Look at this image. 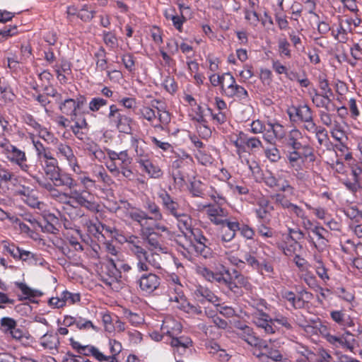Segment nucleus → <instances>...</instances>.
<instances>
[{
  "label": "nucleus",
  "instance_id": "nucleus-1",
  "mask_svg": "<svg viewBox=\"0 0 362 362\" xmlns=\"http://www.w3.org/2000/svg\"><path fill=\"white\" fill-rule=\"evenodd\" d=\"M78 181L83 186V189L80 191L77 189H72L71 191V197L74 199L79 205L91 211H98L99 205L92 198L88 199L86 194L89 197L90 194L88 192L89 189L95 186V181L92 180L90 177L87 176L86 173H83L79 177Z\"/></svg>",
  "mask_w": 362,
  "mask_h": 362
},
{
  "label": "nucleus",
  "instance_id": "nucleus-2",
  "mask_svg": "<svg viewBox=\"0 0 362 362\" xmlns=\"http://www.w3.org/2000/svg\"><path fill=\"white\" fill-rule=\"evenodd\" d=\"M196 270L197 274L206 280L211 283L218 284L221 286H226L230 291L236 292L237 286L230 281L229 272L224 267L219 272H213L205 266H199Z\"/></svg>",
  "mask_w": 362,
  "mask_h": 362
},
{
  "label": "nucleus",
  "instance_id": "nucleus-3",
  "mask_svg": "<svg viewBox=\"0 0 362 362\" xmlns=\"http://www.w3.org/2000/svg\"><path fill=\"white\" fill-rule=\"evenodd\" d=\"M107 268L110 278L105 279L104 282L112 289L117 291L120 288L119 279L122 271L128 272L131 270V267L122 261L115 262L110 259Z\"/></svg>",
  "mask_w": 362,
  "mask_h": 362
},
{
  "label": "nucleus",
  "instance_id": "nucleus-4",
  "mask_svg": "<svg viewBox=\"0 0 362 362\" xmlns=\"http://www.w3.org/2000/svg\"><path fill=\"white\" fill-rule=\"evenodd\" d=\"M56 153L59 159L66 160L68 163L69 165L75 173H81L77 158L72 148L69 145L64 143H58L56 146Z\"/></svg>",
  "mask_w": 362,
  "mask_h": 362
},
{
  "label": "nucleus",
  "instance_id": "nucleus-5",
  "mask_svg": "<svg viewBox=\"0 0 362 362\" xmlns=\"http://www.w3.org/2000/svg\"><path fill=\"white\" fill-rule=\"evenodd\" d=\"M325 338L330 344L336 348L350 351H353L355 348L356 340L353 337V334L349 331H346L339 336L328 334Z\"/></svg>",
  "mask_w": 362,
  "mask_h": 362
},
{
  "label": "nucleus",
  "instance_id": "nucleus-6",
  "mask_svg": "<svg viewBox=\"0 0 362 362\" xmlns=\"http://www.w3.org/2000/svg\"><path fill=\"white\" fill-rule=\"evenodd\" d=\"M108 118L111 122L115 124L120 132L129 133L131 131L132 119L127 115L121 114L116 105L110 106Z\"/></svg>",
  "mask_w": 362,
  "mask_h": 362
},
{
  "label": "nucleus",
  "instance_id": "nucleus-7",
  "mask_svg": "<svg viewBox=\"0 0 362 362\" xmlns=\"http://www.w3.org/2000/svg\"><path fill=\"white\" fill-rule=\"evenodd\" d=\"M303 139L302 133L297 129L291 130L286 137V144L293 150H299L303 148L305 150L304 156L306 158H310L312 160L314 157L312 148L308 145H303L301 140Z\"/></svg>",
  "mask_w": 362,
  "mask_h": 362
},
{
  "label": "nucleus",
  "instance_id": "nucleus-8",
  "mask_svg": "<svg viewBox=\"0 0 362 362\" xmlns=\"http://www.w3.org/2000/svg\"><path fill=\"white\" fill-rule=\"evenodd\" d=\"M187 237H189L190 238H193L194 241L193 247L199 254L205 258L210 256L211 250L209 247V245H210L209 240L202 235V232L199 229H193L189 233Z\"/></svg>",
  "mask_w": 362,
  "mask_h": 362
},
{
  "label": "nucleus",
  "instance_id": "nucleus-9",
  "mask_svg": "<svg viewBox=\"0 0 362 362\" xmlns=\"http://www.w3.org/2000/svg\"><path fill=\"white\" fill-rule=\"evenodd\" d=\"M252 322L258 327L264 329L266 334L275 333V328L272 325V318L260 310H254L251 313Z\"/></svg>",
  "mask_w": 362,
  "mask_h": 362
},
{
  "label": "nucleus",
  "instance_id": "nucleus-10",
  "mask_svg": "<svg viewBox=\"0 0 362 362\" xmlns=\"http://www.w3.org/2000/svg\"><path fill=\"white\" fill-rule=\"evenodd\" d=\"M124 207L125 208L124 213L126 216L130 218L134 221L138 222L141 226L142 235H146V230H148V228L145 227V225L146 221L149 219V216L145 211L139 209L132 207L128 203H124Z\"/></svg>",
  "mask_w": 362,
  "mask_h": 362
},
{
  "label": "nucleus",
  "instance_id": "nucleus-11",
  "mask_svg": "<svg viewBox=\"0 0 362 362\" xmlns=\"http://www.w3.org/2000/svg\"><path fill=\"white\" fill-rule=\"evenodd\" d=\"M275 202L282 208L287 209L289 212L294 214L296 216L302 218L305 216L304 210L296 204L291 203L285 195L276 194L273 196Z\"/></svg>",
  "mask_w": 362,
  "mask_h": 362
},
{
  "label": "nucleus",
  "instance_id": "nucleus-12",
  "mask_svg": "<svg viewBox=\"0 0 362 362\" xmlns=\"http://www.w3.org/2000/svg\"><path fill=\"white\" fill-rule=\"evenodd\" d=\"M267 125L269 129L263 136L267 142L272 144L274 139H281L285 136L284 127L280 124L269 122Z\"/></svg>",
  "mask_w": 362,
  "mask_h": 362
},
{
  "label": "nucleus",
  "instance_id": "nucleus-13",
  "mask_svg": "<svg viewBox=\"0 0 362 362\" xmlns=\"http://www.w3.org/2000/svg\"><path fill=\"white\" fill-rule=\"evenodd\" d=\"M240 334L241 337L251 346H257L259 349H267L268 347V343L255 336L252 329L248 326L244 327L242 329V333Z\"/></svg>",
  "mask_w": 362,
  "mask_h": 362
},
{
  "label": "nucleus",
  "instance_id": "nucleus-14",
  "mask_svg": "<svg viewBox=\"0 0 362 362\" xmlns=\"http://www.w3.org/2000/svg\"><path fill=\"white\" fill-rule=\"evenodd\" d=\"M160 329L163 334H167L172 337L181 332L182 326L178 321L168 316L163 320Z\"/></svg>",
  "mask_w": 362,
  "mask_h": 362
},
{
  "label": "nucleus",
  "instance_id": "nucleus-15",
  "mask_svg": "<svg viewBox=\"0 0 362 362\" xmlns=\"http://www.w3.org/2000/svg\"><path fill=\"white\" fill-rule=\"evenodd\" d=\"M160 285V279L158 276L153 274L143 275L139 280L140 288L146 292L152 293Z\"/></svg>",
  "mask_w": 362,
  "mask_h": 362
},
{
  "label": "nucleus",
  "instance_id": "nucleus-16",
  "mask_svg": "<svg viewBox=\"0 0 362 362\" xmlns=\"http://www.w3.org/2000/svg\"><path fill=\"white\" fill-rule=\"evenodd\" d=\"M288 114L291 119L296 120V117H297L301 122L313 117L312 110L306 105L291 107L288 110Z\"/></svg>",
  "mask_w": 362,
  "mask_h": 362
},
{
  "label": "nucleus",
  "instance_id": "nucleus-17",
  "mask_svg": "<svg viewBox=\"0 0 362 362\" xmlns=\"http://www.w3.org/2000/svg\"><path fill=\"white\" fill-rule=\"evenodd\" d=\"M330 317L333 321L343 327L344 329L355 326L354 319L346 314L344 310H332L330 313Z\"/></svg>",
  "mask_w": 362,
  "mask_h": 362
},
{
  "label": "nucleus",
  "instance_id": "nucleus-18",
  "mask_svg": "<svg viewBox=\"0 0 362 362\" xmlns=\"http://www.w3.org/2000/svg\"><path fill=\"white\" fill-rule=\"evenodd\" d=\"M206 214L210 221L216 225L223 223L227 220L225 219L228 216L227 211L218 205L209 206Z\"/></svg>",
  "mask_w": 362,
  "mask_h": 362
},
{
  "label": "nucleus",
  "instance_id": "nucleus-19",
  "mask_svg": "<svg viewBox=\"0 0 362 362\" xmlns=\"http://www.w3.org/2000/svg\"><path fill=\"white\" fill-rule=\"evenodd\" d=\"M158 196L161 199L163 208L173 216H177L179 213L178 203L176 202L165 189L160 190L158 193Z\"/></svg>",
  "mask_w": 362,
  "mask_h": 362
},
{
  "label": "nucleus",
  "instance_id": "nucleus-20",
  "mask_svg": "<svg viewBox=\"0 0 362 362\" xmlns=\"http://www.w3.org/2000/svg\"><path fill=\"white\" fill-rule=\"evenodd\" d=\"M294 230L290 229L289 233H294ZM297 242H296L291 234L284 235L282 237V241L278 244V247L281 249L285 255L292 256L297 247Z\"/></svg>",
  "mask_w": 362,
  "mask_h": 362
},
{
  "label": "nucleus",
  "instance_id": "nucleus-21",
  "mask_svg": "<svg viewBox=\"0 0 362 362\" xmlns=\"http://www.w3.org/2000/svg\"><path fill=\"white\" fill-rule=\"evenodd\" d=\"M221 239L224 242H229L234 238L235 232L239 229V223L236 221H230L226 220L223 223H221Z\"/></svg>",
  "mask_w": 362,
  "mask_h": 362
},
{
  "label": "nucleus",
  "instance_id": "nucleus-22",
  "mask_svg": "<svg viewBox=\"0 0 362 362\" xmlns=\"http://www.w3.org/2000/svg\"><path fill=\"white\" fill-rule=\"evenodd\" d=\"M49 178L55 186H66L69 187L71 191L74 189V187L76 186V181L70 175L66 173L59 174L57 171L54 173V174L52 175Z\"/></svg>",
  "mask_w": 362,
  "mask_h": 362
},
{
  "label": "nucleus",
  "instance_id": "nucleus-23",
  "mask_svg": "<svg viewBox=\"0 0 362 362\" xmlns=\"http://www.w3.org/2000/svg\"><path fill=\"white\" fill-rule=\"evenodd\" d=\"M42 228L41 225L36 218L30 214H24V233L30 232V236L37 239V232Z\"/></svg>",
  "mask_w": 362,
  "mask_h": 362
},
{
  "label": "nucleus",
  "instance_id": "nucleus-24",
  "mask_svg": "<svg viewBox=\"0 0 362 362\" xmlns=\"http://www.w3.org/2000/svg\"><path fill=\"white\" fill-rule=\"evenodd\" d=\"M311 232L317 237L318 243L317 244L315 243H313L314 246L318 251H323L328 241V231L325 230L323 227L319 225H315Z\"/></svg>",
  "mask_w": 362,
  "mask_h": 362
},
{
  "label": "nucleus",
  "instance_id": "nucleus-25",
  "mask_svg": "<svg viewBox=\"0 0 362 362\" xmlns=\"http://www.w3.org/2000/svg\"><path fill=\"white\" fill-rule=\"evenodd\" d=\"M42 292L38 289H33L24 284V311H27L30 308L29 303L37 304L40 297L42 296Z\"/></svg>",
  "mask_w": 362,
  "mask_h": 362
},
{
  "label": "nucleus",
  "instance_id": "nucleus-26",
  "mask_svg": "<svg viewBox=\"0 0 362 362\" xmlns=\"http://www.w3.org/2000/svg\"><path fill=\"white\" fill-rule=\"evenodd\" d=\"M194 295L195 298L197 299V300L200 302L207 300L209 302L212 303L215 305H218V304L217 303V297L207 288L203 286L197 287L194 292Z\"/></svg>",
  "mask_w": 362,
  "mask_h": 362
},
{
  "label": "nucleus",
  "instance_id": "nucleus-27",
  "mask_svg": "<svg viewBox=\"0 0 362 362\" xmlns=\"http://www.w3.org/2000/svg\"><path fill=\"white\" fill-rule=\"evenodd\" d=\"M177 221V226L180 231L185 235L188 236L189 233L194 229L192 228V218L186 214L178 213L175 216Z\"/></svg>",
  "mask_w": 362,
  "mask_h": 362
},
{
  "label": "nucleus",
  "instance_id": "nucleus-28",
  "mask_svg": "<svg viewBox=\"0 0 362 362\" xmlns=\"http://www.w3.org/2000/svg\"><path fill=\"white\" fill-rule=\"evenodd\" d=\"M146 235H143L144 237L146 238L148 244V249L152 251L155 252H162L163 253L167 252V249L165 247H163L162 244L160 243L158 237L156 233H151L150 229L148 228V230H146Z\"/></svg>",
  "mask_w": 362,
  "mask_h": 362
},
{
  "label": "nucleus",
  "instance_id": "nucleus-29",
  "mask_svg": "<svg viewBox=\"0 0 362 362\" xmlns=\"http://www.w3.org/2000/svg\"><path fill=\"white\" fill-rule=\"evenodd\" d=\"M138 163L151 177L159 178L162 176L163 173L160 168L153 164L148 158L139 159Z\"/></svg>",
  "mask_w": 362,
  "mask_h": 362
},
{
  "label": "nucleus",
  "instance_id": "nucleus-30",
  "mask_svg": "<svg viewBox=\"0 0 362 362\" xmlns=\"http://www.w3.org/2000/svg\"><path fill=\"white\" fill-rule=\"evenodd\" d=\"M247 140V135L242 132L231 139V142L236 147V151L240 159L243 158V153L246 152Z\"/></svg>",
  "mask_w": 362,
  "mask_h": 362
},
{
  "label": "nucleus",
  "instance_id": "nucleus-31",
  "mask_svg": "<svg viewBox=\"0 0 362 362\" xmlns=\"http://www.w3.org/2000/svg\"><path fill=\"white\" fill-rule=\"evenodd\" d=\"M225 95L231 98H236L242 100H247L249 98L248 93L245 88L238 85L236 82L228 91H226Z\"/></svg>",
  "mask_w": 362,
  "mask_h": 362
},
{
  "label": "nucleus",
  "instance_id": "nucleus-32",
  "mask_svg": "<svg viewBox=\"0 0 362 362\" xmlns=\"http://www.w3.org/2000/svg\"><path fill=\"white\" fill-rule=\"evenodd\" d=\"M272 188L276 190L284 192L288 196L295 194L294 188L290 185L288 180L280 175L276 177L275 185H274Z\"/></svg>",
  "mask_w": 362,
  "mask_h": 362
},
{
  "label": "nucleus",
  "instance_id": "nucleus-33",
  "mask_svg": "<svg viewBox=\"0 0 362 362\" xmlns=\"http://www.w3.org/2000/svg\"><path fill=\"white\" fill-rule=\"evenodd\" d=\"M59 109L64 114L70 115L71 120H75L77 110L75 106V100L64 99L63 102L60 103Z\"/></svg>",
  "mask_w": 362,
  "mask_h": 362
},
{
  "label": "nucleus",
  "instance_id": "nucleus-34",
  "mask_svg": "<svg viewBox=\"0 0 362 362\" xmlns=\"http://www.w3.org/2000/svg\"><path fill=\"white\" fill-rule=\"evenodd\" d=\"M170 344L174 349L175 351L180 352V349H182L183 351H185L186 349L192 346V341L188 337H180L177 338L174 336L172 337Z\"/></svg>",
  "mask_w": 362,
  "mask_h": 362
},
{
  "label": "nucleus",
  "instance_id": "nucleus-35",
  "mask_svg": "<svg viewBox=\"0 0 362 362\" xmlns=\"http://www.w3.org/2000/svg\"><path fill=\"white\" fill-rule=\"evenodd\" d=\"M287 159L291 168L296 171L301 169V167L304 163L303 158L298 150H293L288 152L287 155Z\"/></svg>",
  "mask_w": 362,
  "mask_h": 362
},
{
  "label": "nucleus",
  "instance_id": "nucleus-36",
  "mask_svg": "<svg viewBox=\"0 0 362 362\" xmlns=\"http://www.w3.org/2000/svg\"><path fill=\"white\" fill-rule=\"evenodd\" d=\"M129 250L134 253L136 259H141L147 255L146 251L139 245V240L134 237L127 241Z\"/></svg>",
  "mask_w": 362,
  "mask_h": 362
},
{
  "label": "nucleus",
  "instance_id": "nucleus-37",
  "mask_svg": "<svg viewBox=\"0 0 362 362\" xmlns=\"http://www.w3.org/2000/svg\"><path fill=\"white\" fill-rule=\"evenodd\" d=\"M313 103L317 107H324L327 111L330 110L331 100L329 95L322 93H315L312 98Z\"/></svg>",
  "mask_w": 362,
  "mask_h": 362
},
{
  "label": "nucleus",
  "instance_id": "nucleus-38",
  "mask_svg": "<svg viewBox=\"0 0 362 362\" xmlns=\"http://www.w3.org/2000/svg\"><path fill=\"white\" fill-rule=\"evenodd\" d=\"M282 297L288 301L294 308H301L304 306L305 302L300 298L296 297L295 293L290 291H284Z\"/></svg>",
  "mask_w": 362,
  "mask_h": 362
},
{
  "label": "nucleus",
  "instance_id": "nucleus-39",
  "mask_svg": "<svg viewBox=\"0 0 362 362\" xmlns=\"http://www.w3.org/2000/svg\"><path fill=\"white\" fill-rule=\"evenodd\" d=\"M259 208L255 210L257 216L259 218L263 219L267 216V214L273 208L270 206L269 202L265 198H261L258 201Z\"/></svg>",
  "mask_w": 362,
  "mask_h": 362
},
{
  "label": "nucleus",
  "instance_id": "nucleus-40",
  "mask_svg": "<svg viewBox=\"0 0 362 362\" xmlns=\"http://www.w3.org/2000/svg\"><path fill=\"white\" fill-rule=\"evenodd\" d=\"M350 33V28H346L344 22L339 21V25L337 29V33L334 35L336 40L339 42L345 43L347 42L348 33Z\"/></svg>",
  "mask_w": 362,
  "mask_h": 362
},
{
  "label": "nucleus",
  "instance_id": "nucleus-41",
  "mask_svg": "<svg viewBox=\"0 0 362 362\" xmlns=\"http://www.w3.org/2000/svg\"><path fill=\"white\" fill-rule=\"evenodd\" d=\"M221 91L223 95L228 91L230 87H232L236 82L235 78L233 76V75L229 73H223L221 75Z\"/></svg>",
  "mask_w": 362,
  "mask_h": 362
},
{
  "label": "nucleus",
  "instance_id": "nucleus-42",
  "mask_svg": "<svg viewBox=\"0 0 362 362\" xmlns=\"http://www.w3.org/2000/svg\"><path fill=\"white\" fill-rule=\"evenodd\" d=\"M158 118L160 122L158 124H153L154 127L163 129V127L170 122V115L168 111L163 110V107H157Z\"/></svg>",
  "mask_w": 362,
  "mask_h": 362
},
{
  "label": "nucleus",
  "instance_id": "nucleus-43",
  "mask_svg": "<svg viewBox=\"0 0 362 362\" xmlns=\"http://www.w3.org/2000/svg\"><path fill=\"white\" fill-rule=\"evenodd\" d=\"M42 345L50 351H56L59 345V339L54 335H44L42 340Z\"/></svg>",
  "mask_w": 362,
  "mask_h": 362
},
{
  "label": "nucleus",
  "instance_id": "nucleus-44",
  "mask_svg": "<svg viewBox=\"0 0 362 362\" xmlns=\"http://www.w3.org/2000/svg\"><path fill=\"white\" fill-rule=\"evenodd\" d=\"M24 262L31 266L42 265L43 259L40 255L24 250Z\"/></svg>",
  "mask_w": 362,
  "mask_h": 362
},
{
  "label": "nucleus",
  "instance_id": "nucleus-45",
  "mask_svg": "<svg viewBox=\"0 0 362 362\" xmlns=\"http://www.w3.org/2000/svg\"><path fill=\"white\" fill-rule=\"evenodd\" d=\"M169 291L170 293L174 292L175 296H170V301H175V302H180L184 300V296L182 292V284H175L174 286H172L171 287L169 286Z\"/></svg>",
  "mask_w": 362,
  "mask_h": 362
},
{
  "label": "nucleus",
  "instance_id": "nucleus-46",
  "mask_svg": "<svg viewBox=\"0 0 362 362\" xmlns=\"http://www.w3.org/2000/svg\"><path fill=\"white\" fill-rule=\"evenodd\" d=\"M177 158L173 162V167L175 168H180L182 166L184 163L187 164L192 162V157L185 152L177 153Z\"/></svg>",
  "mask_w": 362,
  "mask_h": 362
},
{
  "label": "nucleus",
  "instance_id": "nucleus-47",
  "mask_svg": "<svg viewBox=\"0 0 362 362\" xmlns=\"http://www.w3.org/2000/svg\"><path fill=\"white\" fill-rule=\"evenodd\" d=\"M103 41L107 47L109 48L114 49L118 45L117 38L116 35L112 32L104 31L103 34Z\"/></svg>",
  "mask_w": 362,
  "mask_h": 362
},
{
  "label": "nucleus",
  "instance_id": "nucleus-48",
  "mask_svg": "<svg viewBox=\"0 0 362 362\" xmlns=\"http://www.w3.org/2000/svg\"><path fill=\"white\" fill-rule=\"evenodd\" d=\"M132 146L134 148L136 156L141 158H147L146 152L144 149V142L142 140L132 139Z\"/></svg>",
  "mask_w": 362,
  "mask_h": 362
},
{
  "label": "nucleus",
  "instance_id": "nucleus-49",
  "mask_svg": "<svg viewBox=\"0 0 362 362\" xmlns=\"http://www.w3.org/2000/svg\"><path fill=\"white\" fill-rule=\"evenodd\" d=\"M7 151L8 158L12 161L18 163L19 165H21L23 161V156L21 154V151L11 145L8 147Z\"/></svg>",
  "mask_w": 362,
  "mask_h": 362
},
{
  "label": "nucleus",
  "instance_id": "nucleus-50",
  "mask_svg": "<svg viewBox=\"0 0 362 362\" xmlns=\"http://www.w3.org/2000/svg\"><path fill=\"white\" fill-rule=\"evenodd\" d=\"M84 353L86 354H90L99 361H105L107 358V356H105L98 348L88 345L83 347Z\"/></svg>",
  "mask_w": 362,
  "mask_h": 362
},
{
  "label": "nucleus",
  "instance_id": "nucleus-51",
  "mask_svg": "<svg viewBox=\"0 0 362 362\" xmlns=\"http://www.w3.org/2000/svg\"><path fill=\"white\" fill-rule=\"evenodd\" d=\"M45 164V171L47 175L49 176V177L54 174V173L58 171V162L57 158H52L46 160L45 161H42Z\"/></svg>",
  "mask_w": 362,
  "mask_h": 362
},
{
  "label": "nucleus",
  "instance_id": "nucleus-52",
  "mask_svg": "<svg viewBox=\"0 0 362 362\" xmlns=\"http://www.w3.org/2000/svg\"><path fill=\"white\" fill-rule=\"evenodd\" d=\"M146 209L148 210L151 216L149 219H154L155 221H160L163 218V215L160 212L159 207L154 203L149 202L147 203Z\"/></svg>",
  "mask_w": 362,
  "mask_h": 362
},
{
  "label": "nucleus",
  "instance_id": "nucleus-53",
  "mask_svg": "<svg viewBox=\"0 0 362 362\" xmlns=\"http://www.w3.org/2000/svg\"><path fill=\"white\" fill-rule=\"evenodd\" d=\"M95 13L93 10L90 8L88 5L86 4L79 11L78 16L83 21H89L94 17Z\"/></svg>",
  "mask_w": 362,
  "mask_h": 362
},
{
  "label": "nucleus",
  "instance_id": "nucleus-54",
  "mask_svg": "<svg viewBox=\"0 0 362 362\" xmlns=\"http://www.w3.org/2000/svg\"><path fill=\"white\" fill-rule=\"evenodd\" d=\"M124 315L125 318L128 320L132 325L137 326L144 322V318L141 315L132 313L129 310H125Z\"/></svg>",
  "mask_w": 362,
  "mask_h": 362
},
{
  "label": "nucleus",
  "instance_id": "nucleus-55",
  "mask_svg": "<svg viewBox=\"0 0 362 362\" xmlns=\"http://www.w3.org/2000/svg\"><path fill=\"white\" fill-rule=\"evenodd\" d=\"M331 134L332 136L338 141H341L345 137V132L342 129L340 124L337 122H334V124L332 125Z\"/></svg>",
  "mask_w": 362,
  "mask_h": 362
},
{
  "label": "nucleus",
  "instance_id": "nucleus-56",
  "mask_svg": "<svg viewBox=\"0 0 362 362\" xmlns=\"http://www.w3.org/2000/svg\"><path fill=\"white\" fill-rule=\"evenodd\" d=\"M272 320V324L274 322H276L286 329H291L292 328V325L288 318L279 313H276Z\"/></svg>",
  "mask_w": 362,
  "mask_h": 362
},
{
  "label": "nucleus",
  "instance_id": "nucleus-57",
  "mask_svg": "<svg viewBox=\"0 0 362 362\" xmlns=\"http://www.w3.org/2000/svg\"><path fill=\"white\" fill-rule=\"evenodd\" d=\"M245 18L253 27H256L259 22V16L254 10H245Z\"/></svg>",
  "mask_w": 362,
  "mask_h": 362
},
{
  "label": "nucleus",
  "instance_id": "nucleus-58",
  "mask_svg": "<svg viewBox=\"0 0 362 362\" xmlns=\"http://www.w3.org/2000/svg\"><path fill=\"white\" fill-rule=\"evenodd\" d=\"M279 52L281 55L291 57L290 44L285 38L279 39L278 42Z\"/></svg>",
  "mask_w": 362,
  "mask_h": 362
},
{
  "label": "nucleus",
  "instance_id": "nucleus-59",
  "mask_svg": "<svg viewBox=\"0 0 362 362\" xmlns=\"http://www.w3.org/2000/svg\"><path fill=\"white\" fill-rule=\"evenodd\" d=\"M24 121L27 123L28 126L32 127L35 132H36L37 134L39 136H44V134L47 133L45 131H40V125L35 122L32 116L27 115L25 117H24Z\"/></svg>",
  "mask_w": 362,
  "mask_h": 362
},
{
  "label": "nucleus",
  "instance_id": "nucleus-60",
  "mask_svg": "<svg viewBox=\"0 0 362 362\" xmlns=\"http://www.w3.org/2000/svg\"><path fill=\"white\" fill-rule=\"evenodd\" d=\"M4 247L6 251L11 254V255L13 256L14 259H21L23 256V250L19 247H17L13 244H8V245H5Z\"/></svg>",
  "mask_w": 362,
  "mask_h": 362
},
{
  "label": "nucleus",
  "instance_id": "nucleus-61",
  "mask_svg": "<svg viewBox=\"0 0 362 362\" xmlns=\"http://www.w3.org/2000/svg\"><path fill=\"white\" fill-rule=\"evenodd\" d=\"M76 325L77 328L79 329H93L95 331H98L97 327L93 324L90 320L83 319L82 317H78L77 319V322H76Z\"/></svg>",
  "mask_w": 362,
  "mask_h": 362
},
{
  "label": "nucleus",
  "instance_id": "nucleus-62",
  "mask_svg": "<svg viewBox=\"0 0 362 362\" xmlns=\"http://www.w3.org/2000/svg\"><path fill=\"white\" fill-rule=\"evenodd\" d=\"M62 297L63 298L64 305H66V303L74 304L80 300V296L78 293H72L67 291H64L62 293Z\"/></svg>",
  "mask_w": 362,
  "mask_h": 362
},
{
  "label": "nucleus",
  "instance_id": "nucleus-63",
  "mask_svg": "<svg viewBox=\"0 0 362 362\" xmlns=\"http://www.w3.org/2000/svg\"><path fill=\"white\" fill-rule=\"evenodd\" d=\"M140 114L145 119L153 123L156 118L154 110L149 107H143L140 109Z\"/></svg>",
  "mask_w": 362,
  "mask_h": 362
},
{
  "label": "nucleus",
  "instance_id": "nucleus-64",
  "mask_svg": "<svg viewBox=\"0 0 362 362\" xmlns=\"http://www.w3.org/2000/svg\"><path fill=\"white\" fill-rule=\"evenodd\" d=\"M107 105V100L101 98H94L89 103V109L93 112H96L101 107Z\"/></svg>",
  "mask_w": 362,
  "mask_h": 362
}]
</instances>
